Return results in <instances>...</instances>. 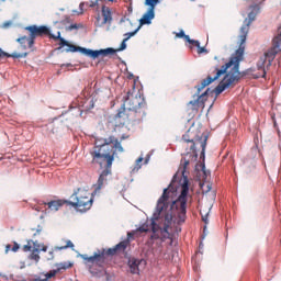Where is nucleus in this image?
<instances>
[{
    "label": "nucleus",
    "instance_id": "nucleus-1",
    "mask_svg": "<svg viewBox=\"0 0 281 281\" xmlns=\"http://www.w3.org/2000/svg\"><path fill=\"white\" fill-rule=\"evenodd\" d=\"M190 166V159L184 158L183 171H182V180L181 183V193L177 200L172 201L170 204V188L164 189L162 195L159 198L156 206V213H154L150 227L154 235H151V239L159 238L157 233L160 229L162 240L168 238H172V235L168 229L172 227V223L177 225H181V223H186V214L188 209V192H190V186L188 176H186V169ZM169 207V210H168Z\"/></svg>",
    "mask_w": 281,
    "mask_h": 281
},
{
    "label": "nucleus",
    "instance_id": "nucleus-2",
    "mask_svg": "<svg viewBox=\"0 0 281 281\" xmlns=\"http://www.w3.org/2000/svg\"><path fill=\"white\" fill-rule=\"evenodd\" d=\"M240 63H243V49L236 50L235 54L231 56L228 63L223 65L220 69L218 67L214 68V77L207 76L206 79L202 80L200 86H195L196 93L193 95V98L198 99L188 103V106H191V111H199V106H201V103L203 104V99L205 95H207V93H210V88H207L202 94L201 90L205 89V87H210V85L215 82V80H218L221 76H224V78L215 88L216 95H221L225 89L232 87L234 82H238L240 80Z\"/></svg>",
    "mask_w": 281,
    "mask_h": 281
},
{
    "label": "nucleus",
    "instance_id": "nucleus-3",
    "mask_svg": "<svg viewBox=\"0 0 281 281\" xmlns=\"http://www.w3.org/2000/svg\"><path fill=\"white\" fill-rule=\"evenodd\" d=\"M115 150L119 153L124 151L122 143L115 136L97 139L94 147L90 150L92 164L103 166L104 161H106L105 169L101 172L97 181L94 192H100L102 188H104L106 181H109V177H111V167L115 160Z\"/></svg>",
    "mask_w": 281,
    "mask_h": 281
},
{
    "label": "nucleus",
    "instance_id": "nucleus-4",
    "mask_svg": "<svg viewBox=\"0 0 281 281\" xmlns=\"http://www.w3.org/2000/svg\"><path fill=\"white\" fill-rule=\"evenodd\" d=\"M126 247H128V241H121L113 248L98 249L92 256L80 255V258L83 260V265L89 269L90 273H93V270L98 271V269L104 268L109 256H115L117 251H125Z\"/></svg>",
    "mask_w": 281,
    "mask_h": 281
},
{
    "label": "nucleus",
    "instance_id": "nucleus-5",
    "mask_svg": "<svg viewBox=\"0 0 281 281\" xmlns=\"http://www.w3.org/2000/svg\"><path fill=\"white\" fill-rule=\"evenodd\" d=\"M281 52V26L278 29V35L272 40V47L268 49L257 63V71L252 74V78H267V69L271 67L276 56Z\"/></svg>",
    "mask_w": 281,
    "mask_h": 281
},
{
    "label": "nucleus",
    "instance_id": "nucleus-6",
    "mask_svg": "<svg viewBox=\"0 0 281 281\" xmlns=\"http://www.w3.org/2000/svg\"><path fill=\"white\" fill-rule=\"evenodd\" d=\"M67 205L74 207L77 212H89L93 207V194L87 189L78 188L74 191Z\"/></svg>",
    "mask_w": 281,
    "mask_h": 281
},
{
    "label": "nucleus",
    "instance_id": "nucleus-7",
    "mask_svg": "<svg viewBox=\"0 0 281 281\" xmlns=\"http://www.w3.org/2000/svg\"><path fill=\"white\" fill-rule=\"evenodd\" d=\"M26 32H30L29 37L27 36H21L16 40V43H20L23 49H32L33 52L35 50L34 48V43H36V38L38 36H49L52 33L49 32V27L42 25H30L25 27ZM25 43H27V46H25Z\"/></svg>",
    "mask_w": 281,
    "mask_h": 281
},
{
    "label": "nucleus",
    "instance_id": "nucleus-8",
    "mask_svg": "<svg viewBox=\"0 0 281 281\" xmlns=\"http://www.w3.org/2000/svg\"><path fill=\"white\" fill-rule=\"evenodd\" d=\"M196 144H200L202 151L201 157L205 158V148L207 146V136H203V138H199L194 142V139L188 138V135H183L182 137V148L184 149V157H189L191 161H196L199 159V154H196Z\"/></svg>",
    "mask_w": 281,
    "mask_h": 281
},
{
    "label": "nucleus",
    "instance_id": "nucleus-9",
    "mask_svg": "<svg viewBox=\"0 0 281 281\" xmlns=\"http://www.w3.org/2000/svg\"><path fill=\"white\" fill-rule=\"evenodd\" d=\"M123 106L135 117H144L146 115V100L140 94L133 97L131 92H127Z\"/></svg>",
    "mask_w": 281,
    "mask_h": 281
},
{
    "label": "nucleus",
    "instance_id": "nucleus-10",
    "mask_svg": "<svg viewBox=\"0 0 281 281\" xmlns=\"http://www.w3.org/2000/svg\"><path fill=\"white\" fill-rule=\"evenodd\" d=\"M258 12H260V7H258V4L252 7V11H250L248 13V20H245V24L240 27V46L237 49V52L239 49H243V56H245V47H243V44L247 41V34H249V26L251 25V23H254V21H256V14H258Z\"/></svg>",
    "mask_w": 281,
    "mask_h": 281
},
{
    "label": "nucleus",
    "instance_id": "nucleus-11",
    "mask_svg": "<svg viewBox=\"0 0 281 281\" xmlns=\"http://www.w3.org/2000/svg\"><path fill=\"white\" fill-rule=\"evenodd\" d=\"M158 3L159 0H145V5H148L149 9L139 20L140 25H150V22L155 19V8H157Z\"/></svg>",
    "mask_w": 281,
    "mask_h": 281
},
{
    "label": "nucleus",
    "instance_id": "nucleus-12",
    "mask_svg": "<svg viewBox=\"0 0 281 281\" xmlns=\"http://www.w3.org/2000/svg\"><path fill=\"white\" fill-rule=\"evenodd\" d=\"M133 115L128 110L122 105V108L119 110L117 114L114 116L115 124L117 126H124L125 124H128V122H132Z\"/></svg>",
    "mask_w": 281,
    "mask_h": 281
},
{
    "label": "nucleus",
    "instance_id": "nucleus-13",
    "mask_svg": "<svg viewBox=\"0 0 281 281\" xmlns=\"http://www.w3.org/2000/svg\"><path fill=\"white\" fill-rule=\"evenodd\" d=\"M117 50L113 48H105V49H100V50H91L89 48H83L82 54L85 56H89L90 58H99V56H109L110 54H115Z\"/></svg>",
    "mask_w": 281,
    "mask_h": 281
},
{
    "label": "nucleus",
    "instance_id": "nucleus-14",
    "mask_svg": "<svg viewBox=\"0 0 281 281\" xmlns=\"http://www.w3.org/2000/svg\"><path fill=\"white\" fill-rule=\"evenodd\" d=\"M67 203H69V200H53L48 203H44V205H47L50 212H58V210H60L63 205H67Z\"/></svg>",
    "mask_w": 281,
    "mask_h": 281
},
{
    "label": "nucleus",
    "instance_id": "nucleus-15",
    "mask_svg": "<svg viewBox=\"0 0 281 281\" xmlns=\"http://www.w3.org/2000/svg\"><path fill=\"white\" fill-rule=\"evenodd\" d=\"M101 14L103 18L102 25H111L113 23V13L109 7H102Z\"/></svg>",
    "mask_w": 281,
    "mask_h": 281
},
{
    "label": "nucleus",
    "instance_id": "nucleus-16",
    "mask_svg": "<svg viewBox=\"0 0 281 281\" xmlns=\"http://www.w3.org/2000/svg\"><path fill=\"white\" fill-rule=\"evenodd\" d=\"M144 262V265L146 263V261L142 260V259H135L132 258L128 261V267H130V271L133 274H139V266Z\"/></svg>",
    "mask_w": 281,
    "mask_h": 281
},
{
    "label": "nucleus",
    "instance_id": "nucleus-17",
    "mask_svg": "<svg viewBox=\"0 0 281 281\" xmlns=\"http://www.w3.org/2000/svg\"><path fill=\"white\" fill-rule=\"evenodd\" d=\"M30 53H12L8 54L3 52V49L0 48V58L7 57V58H27V55Z\"/></svg>",
    "mask_w": 281,
    "mask_h": 281
},
{
    "label": "nucleus",
    "instance_id": "nucleus-18",
    "mask_svg": "<svg viewBox=\"0 0 281 281\" xmlns=\"http://www.w3.org/2000/svg\"><path fill=\"white\" fill-rule=\"evenodd\" d=\"M63 245L56 246L55 251H63L65 249H74V243L69 239H61Z\"/></svg>",
    "mask_w": 281,
    "mask_h": 281
},
{
    "label": "nucleus",
    "instance_id": "nucleus-19",
    "mask_svg": "<svg viewBox=\"0 0 281 281\" xmlns=\"http://www.w3.org/2000/svg\"><path fill=\"white\" fill-rule=\"evenodd\" d=\"M49 38H53V41H59V46L60 47H68V45H69V42H67L66 40H64L60 36V32H58L57 35L50 34Z\"/></svg>",
    "mask_w": 281,
    "mask_h": 281
},
{
    "label": "nucleus",
    "instance_id": "nucleus-20",
    "mask_svg": "<svg viewBox=\"0 0 281 281\" xmlns=\"http://www.w3.org/2000/svg\"><path fill=\"white\" fill-rule=\"evenodd\" d=\"M71 267H74L71 262H61L57 265V271L60 273V271H67V269H71Z\"/></svg>",
    "mask_w": 281,
    "mask_h": 281
},
{
    "label": "nucleus",
    "instance_id": "nucleus-21",
    "mask_svg": "<svg viewBox=\"0 0 281 281\" xmlns=\"http://www.w3.org/2000/svg\"><path fill=\"white\" fill-rule=\"evenodd\" d=\"M38 252H40V249L34 248L31 255L29 256L30 260H34L35 262H38V260H41V256L38 255Z\"/></svg>",
    "mask_w": 281,
    "mask_h": 281
},
{
    "label": "nucleus",
    "instance_id": "nucleus-22",
    "mask_svg": "<svg viewBox=\"0 0 281 281\" xmlns=\"http://www.w3.org/2000/svg\"><path fill=\"white\" fill-rule=\"evenodd\" d=\"M82 49H85V48L68 43V48H66V52L67 53H69V52H71V53L80 52L82 54Z\"/></svg>",
    "mask_w": 281,
    "mask_h": 281
},
{
    "label": "nucleus",
    "instance_id": "nucleus-23",
    "mask_svg": "<svg viewBox=\"0 0 281 281\" xmlns=\"http://www.w3.org/2000/svg\"><path fill=\"white\" fill-rule=\"evenodd\" d=\"M137 32H139V26L133 31V32H130V33H125L124 34V43H126L128 40L133 38V36H135V34H137Z\"/></svg>",
    "mask_w": 281,
    "mask_h": 281
},
{
    "label": "nucleus",
    "instance_id": "nucleus-24",
    "mask_svg": "<svg viewBox=\"0 0 281 281\" xmlns=\"http://www.w3.org/2000/svg\"><path fill=\"white\" fill-rule=\"evenodd\" d=\"M200 214L202 216L203 223H205V225H207V223H209L207 216H210V211L205 212V210L201 209Z\"/></svg>",
    "mask_w": 281,
    "mask_h": 281
},
{
    "label": "nucleus",
    "instance_id": "nucleus-25",
    "mask_svg": "<svg viewBox=\"0 0 281 281\" xmlns=\"http://www.w3.org/2000/svg\"><path fill=\"white\" fill-rule=\"evenodd\" d=\"M33 243H34V240H32V239L27 240V244L22 247L23 251L24 252L32 251Z\"/></svg>",
    "mask_w": 281,
    "mask_h": 281
},
{
    "label": "nucleus",
    "instance_id": "nucleus-26",
    "mask_svg": "<svg viewBox=\"0 0 281 281\" xmlns=\"http://www.w3.org/2000/svg\"><path fill=\"white\" fill-rule=\"evenodd\" d=\"M176 36L177 38H184V41H190V35H186V32H183V30L177 33Z\"/></svg>",
    "mask_w": 281,
    "mask_h": 281
},
{
    "label": "nucleus",
    "instance_id": "nucleus-27",
    "mask_svg": "<svg viewBox=\"0 0 281 281\" xmlns=\"http://www.w3.org/2000/svg\"><path fill=\"white\" fill-rule=\"evenodd\" d=\"M58 273V270H50L48 273L45 274V279L49 280V278H55V276Z\"/></svg>",
    "mask_w": 281,
    "mask_h": 281
},
{
    "label": "nucleus",
    "instance_id": "nucleus-28",
    "mask_svg": "<svg viewBox=\"0 0 281 281\" xmlns=\"http://www.w3.org/2000/svg\"><path fill=\"white\" fill-rule=\"evenodd\" d=\"M187 43H190V45H194L195 47H199L201 45L200 41L191 40L190 37L189 41H187Z\"/></svg>",
    "mask_w": 281,
    "mask_h": 281
},
{
    "label": "nucleus",
    "instance_id": "nucleus-29",
    "mask_svg": "<svg viewBox=\"0 0 281 281\" xmlns=\"http://www.w3.org/2000/svg\"><path fill=\"white\" fill-rule=\"evenodd\" d=\"M148 225L147 224H144V225H142L139 228H138V232H142V233H146V232H148Z\"/></svg>",
    "mask_w": 281,
    "mask_h": 281
},
{
    "label": "nucleus",
    "instance_id": "nucleus-30",
    "mask_svg": "<svg viewBox=\"0 0 281 281\" xmlns=\"http://www.w3.org/2000/svg\"><path fill=\"white\" fill-rule=\"evenodd\" d=\"M198 54H209V52L205 49V47H201V45L198 47Z\"/></svg>",
    "mask_w": 281,
    "mask_h": 281
},
{
    "label": "nucleus",
    "instance_id": "nucleus-31",
    "mask_svg": "<svg viewBox=\"0 0 281 281\" xmlns=\"http://www.w3.org/2000/svg\"><path fill=\"white\" fill-rule=\"evenodd\" d=\"M19 249H20L19 244H18L16 241H14L13 247L11 248V251H13L14 254H16V251H19Z\"/></svg>",
    "mask_w": 281,
    "mask_h": 281
},
{
    "label": "nucleus",
    "instance_id": "nucleus-32",
    "mask_svg": "<svg viewBox=\"0 0 281 281\" xmlns=\"http://www.w3.org/2000/svg\"><path fill=\"white\" fill-rule=\"evenodd\" d=\"M124 49H126V42H124V40H123V42L121 43V46L117 49V52H124Z\"/></svg>",
    "mask_w": 281,
    "mask_h": 281
},
{
    "label": "nucleus",
    "instance_id": "nucleus-33",
    "mask_svg": "<svg viewBox=\"0 0 281 281\" xmlns=\"http://www.w3.org/2000/svg\"><path fill=\"white\" fill-rule=\"evenodd\" d=\"M80 27V25L78 24H71L70 26H68V30H78Z\"/></svg>",
    "mask_w": 281,
    "mask_h": 281
},
{
    "label": "nucleus",
    "instance_id": "nucleus-34",
    "mask_svg": "<svg viewBox=\"0 0 281 281\" xmlns=\"http://www.w3.org/2000/svg\"><path fill=\"white\" fill-rule=\"evenodd\" d=\"M33 247H34V249H40L41 250V245L36 241H33Z\"/></svg>",
    "mask_w": 281,
    "mask_h": 281
},
{
    "label": "nucleus",
    "instance_id": "nucleus-35",
    "mask_svg": "<svg viewBox=\"0 0 281 281\" xmlns=\"http://www.w3.org/2000/svg\"><path fill=\"white\" fill-rule=\"evenodd\" d=\"M95 5H98V0H92L90 8H95Z\"/></svg>",
    "mask_w": 281,
    "mask_h": 281
},
{
    "label": "nucleus",
    "instance_id": "nucleus-36",
    "mask_svg": "<svg viewBox=\"0 0 281 281\" xmlns=\"http://www.w3.org/2000/svg\"><path fill=\"white\" fill-rule=\"evenodd\" d=\"M9 251H12V246L10 244L5 246V254Z\"/></svg>",
    "mask_w": 281,
    "mask_h": 281
},
{
    "label": "nucleus",
    "instance_id": "nucleus-37",
    "mask_svg": "<svg viewBox=\"0 0 281 281\" xmlns=\"http://www.w3.org/2000/svg\"><path fill=\"white\" fill-rule=\"evenodd\" d=\"M40 251H47V246L43 245L42 247H40Z\"/></svg>",
    "mask_w": 281,
    "mask_h": 281
},
{
    "label": "nucleus",
    "instance_id": "nucleus-38",
    "mask_svg": "<svg viewBox=\"0 0 281 281\" xmlns=\"http://www.w3.org/2000/svg\"><path fill=\"white\" fill-rule=\"evenodd\" d=\"M79 7H80V10H81L80 14H82V8H85V3L81 2V3L79 4Z\"/></svg>",
    "mask_w": 281,
    "mask_h": 281
},
{
    "label": "nucleus",
    "instance_id": "nucleus-39",
    "mask_svg": "<svg viewBox=\"0 0 281 281\" xmlns=\"http://www.w3.org/2000/svg\"><path fill=\"white\" fill-rule=\"evenodd\" d=\"M142 161H144V158L139 157V158L136 160V164H142Z\"/></svg>",
    "mask_w": 281,
    "mask_h": 281
},
{
    "label": "nucleus",
    "instance_id": "nucleus-40",
    "mask_svg": "<svg viewBox=\"0 0 281 281\" xmlns=\"http://www.w3.org/2000/svg\"><path fill=\"white\" fill-rule=\"evenodd\" d=\"M122 139H126V137L122 136V137H121V142H122Z\"/></svg>",
    "mask_w": 281,
    "mask_h": 281
},
{
    "label": "nucleus",
    "instance_id": "nucleus-41",
    "mask_svg": "<svg viewBox=\"0 0 281 281\" xmlns=\"http://www.w3.org/2000/svg\"><path fill=\"white\" fill-rule=\"evenodd\" d=\"M3 159V155L0 154V160Z\"/></svg>",
    "mask_w": 281,
    "mask_h": 281
},
{
    "label": "nucleus",
    "instance_id": "nucleus-42",
    "mask_svg": "<svg viewBox=\"0 0 281 281\" xmlns=\"http://www.w3.org/2000/svg\"><path fill=\"white\" fill-rule=\"evenodd\" d=\"M207 188H209V190H211V189H212V187H210V184H207Z\"/></svg>",
    "mask_w": 281,
    "mask_h": 281
},
{
    "label": "nucleus",
    "instance_id": "nucleus-43",
    "mask_svg": "<svg viewBox=\"0 0 281 281\" xmlns=\"http://www.w3.org/2000/svg\"><path fill=\"white\" fill-rule=\"evenodd\" d=\"M108 1H113V0H108Z\"/></svg>",
    "mask_w": 281,
    "mask_h": 281
}]
</instances>
